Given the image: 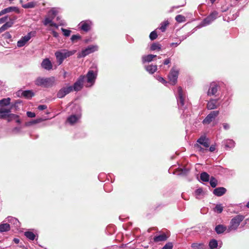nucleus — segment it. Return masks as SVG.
Returning <instances> with one entry per match:
<instances>
[{
  "mask_svg": "<svg viewBox=\"0 0 249 249\" xmlns=\"http://www.w3.org/2000/svg\"><path fill=\"white\" fill-rule=\"evenodd\" d=\"M219 113V112L217 110L211 111V113H209L203 120V124H210L218 115Z\"/></svg>",
  "mask_w": 249,
  "mask_h": 249,
  "instance_id": "7ed1b4c3",
  "label": "nucleus"
},
{
  "mask_svg": "<svg viewBox=\"0 0 249 249\" xmlns=\"http://www.w3.org/2000/svg\"><path fill=\"white\" fill-rule=\"evenodd\" d=\"M20 127H16L13 129L14 132H19L20 131Z\"/></svg>",
  "mask_w": 249,
  "mask_h": 249,
  "instance_id": "680f3d73",
  "label": "nucleus"
},
{
  "mask_svg": "<svg viewBox=\"0 0 249 249\" xmlns=\"http://www.w3.org/2000/svg\"><path fill=\"white\" fill-rule=\"evenodd\" d=\"M215 149V146L213 145H212L210 146L209 148V151L211 152H213Z\"/></svg>",
  "mask_w": 249,
  "mask_h": 249,
  "instance_id": "e2e57ef3",
  "label": "nucleus"
},
{
  "mask_svg": "<svg viewBox=\"0 0 249 249\" xmlns=\"http://www.w3.org/2000/svg\"><path fill=\"white\" fill-rule=\"evenodd\" d=\"M57 13L58 12L56 9H55L54 8H52L51 10L49 11V14L51 16V18H52V19H53L57 14Z\"/></svg>",
  "mask_w": 249,
  "mask_h": 249,
  "instance_id": "a19ab883",
  "label": "nucleus"
},
{
  "mask_svg": "<svg viewBox=\"0 0 249 249\" xmlns=\"http://www.w3.org/2000/svg\"><path fill=\"white\" fill-rule=\"evenodd\" d=\"M19 118V116L15 114H7V118L8 122H10L13 120H15Z\"/></svg>",
  "mask_w": 249,
  "mask_h": 249,
  "instance_id": "e433bc0d",
  "label": "nucleus"
},
{
  "mask_svg": "<svg viewBox=\"0 0 249 249\" xmlns=\"http://www.w3.org/2000/svg\"><path fill=\"white\" fill-rule=\"evenodd\" d=\"M173 244L171 242H168L166 243L164 246L161 249H173Z\"/></svg>",
  "mask_w": 249,
  "mask_h": 249,
  "instance_id": "09e8293b",
  "label": "nucleus"
},
{
  "mask_svg": "<svg viewBox=\"0 0 249 249\" xmlns=\"http://www.w3.org/2000/svg\"><path fill=\"white\" fill-rule=\"evenodd\" d=\"M169 25V22L168 20H164L160 23V29L162 32L165 31L167 27Z\"/></svg>",
  "mask_w": 249,
  "mask_h": 249,
  "instance_id": "473e14b6",
  "label": "nucleus"
},
{
  "mask_svg": "<svg viewBox=\"0 0 249 249\" xmlns=\"http://www.w3.org/2000/svg\"><path fill=\"white\" fill-rule=\"evenodd\" d=\"M97 50V47L95 46H89L87 48L83 50L78 55V58L84 57L87 55L94 52Z\"/></svg>",
  "mask_w": 249,
  "mask_h": 249,
  "instance_id": "423d86ee",
  "label": "nucleus"
},
{
  "mask_svg": "<svg viewBox=\"0 0 249 249\" xmlns=\"http://www.w3.org/2000/svg\"><path fill=\"white\" fill-rule=\"evenodd\" d=\"M158 37V34L156 31H152L149 35V38L151 40L156 39Z\"/></svg>",
  "mask_w": 249,
  "mask_h": 249,
  "instance_id": "37998d69",
  "label": "nucleus"
},
{
  "mask_svg": "<svg viewBox=\"0 0 249 249\" xmlns=\"http://www.w3.org/2000/svg\"><path fill=\"white\" fill-rule=\"evenodd\" d=\"M22 101L20 100H16L14 103L11 104V108H15V110H18V105L21 103Z\"/></svg>",
  "mask_w": 249,
  "mask_h": 249,
  "instance_id": "ea45409f",
  "label": "nucleus"
},
{
  "mask_svg": "<svg viewBox=\"0 0 249 249\" xmlns=\"http://www.w3.org/2000/svg\"><path fill=\"white\" fill-rule=\"evenodd\" d=\"M81 29L84 31L88 32L89 30L90 27L88 23L85 22L82 25Z\"/></svg>",
  "mask_w": 249,
  "mask_h": 249,
  "instance_id": "c03bdc74",
  "label": "nucleus"
},
{
  "mask_svg": "<svg viewBox=\"0 0 249 249\" xmlns=\"http://www.w3.org/2000/svg\"><path fill=\"white\" fill-rule=\"evenodd\" d=\"M194 147L198 151L202 153H205L207 152L208 150L207 149H204L202 148L199 144L196 143L194 145Z\"/></svg>",
  "mask_w": 249,
  "mask_h": 249,
  "instance_id": "4c0bfd02",
  "label": "nucleus"
},
{
  "mask_svg": "<svg viewBox=\"0 0 249 249\" xmlns=\"http://www.w3.org/2000/svg\"><path fill=\"white\" fill-rule=\"evenodd\" d=\"M219 86L214 82L210 84V88L208 91V95L211 96L215 95L218 90Z\"/></svg>",
  "mask_w": 249,
  "mask_h": 249,
  "instance_id": "9d476101",
  "label": "nucleus"
},
{
  "mask_svg": "<svg viewBox=\"0 0 249 249\" xmlns=\"http://www.w3.org/2000/svg\"><path fill=\"white\" fill-rule=\"evenodd\" d=\"M30 34V33H28L26 36L22 37V38L18 41L17 46L18 47H21L25 45L26 42L31 38Z\"/></svg>",
  "mask_w": 249,
  "mask_h": 249,
  "instance_id": "f8f14e48",
  "label": "nucleus"
},
{
  "mask_svg": "<svg viewBox=\"0 0 249 249\" xmlns=\"http://www.w3.org/2000/svg\"><path fill=\"white\" fill-rule=\"evenodd\" d=\"M226 230V227L222 225H218L215 228V231L217 234L224 232Z\"/></svg>",
  "mask_w": 249,
  "mask_h": 249,
  "instance_id": "c756f323",
  "label": "nucleus"
},
{
  "mask_svg": "<svg viewBox=\"0 0 249 249\" xmlns=\"http://www.w3.org/2000/svg\"><path fill=\"white\" fill-rule=\"evenodd\" d=\"M7 118V114L1 113L0 114V119H4Z\"/></svg>",
  "mask_w": 249,
  "mask_h": 249,
  "instance_id": "052dcab7",
  "label": "nucleus"
},
{
  "mask_svg": "<svg viewBox=\"0 0 249 249\" xmlns=\"http://www.w3.org/2000/svg\"><path fill=\"white\" fill-rule=\"evenodd\" d=\"M217 100L211 99L207 103V107L208 109H213L217 107Z\"/></svg>",
  "mask_w": 249,
  "mask_h": 249,
  "instance_id": "aec40b11",
  "label": "nucleus"
},
{
  "mask_svg": "<svg viewBox=\"0 0 249 249\" xmlns=\"http://www.w3.org/2000/svg\"><path fill=\"white\" fill-rule=\"evenodd\" d=\"M21 95L26 99H30L35 95V94L32 90H27L23 91Z\"/></svg>",
  "mask_w": 249,
  "mask_h": 249,
  "instance_id": "412c9836",
  "label": "nucleus"
},
{
  "mask_svg": "<svg viewBox=\"0 0 249 249\" xmlns=\"http://www.w3.org/2000/svg\"><path fill=\"white\" fill-rule=\"evenodd\" d=\"M191 247L196 249H204L205 245L203 243H194Z\"/></svg>",
  "mask_w": 249,
  "mask_h": 249,
  "instance_id": "72a5a7b5",
  "label": "nucleus"
},
{
  "mask_svg": "<svg viewBox=\"0 0 249 249\" xmlns=\"http://www.w3.org/2000/svg\"><path fill=\"white\" fill-rule=\"evenodd\" d=\"M223 127L225 129V130H227L228 129L230 128V125L229 124H227V123H224L223 124Z\"/></svg>",
  "mask_w": 249,
  "mask_h": 249,
  "instance_id": "13d9d810",
  "label": "nucleus"
},
{
  "mask_svg": "<svg viewBox=\"0 0 249 249\" xmlns=\"http://www.w3.org/2000/svg\"><path fill=\"white\" fill-rule=\"evenodd\" d=\"M55 55L57 61V63H58V65L61 64L64 60V59L63 58V57L62 56L61 52H56L55 53Z\"/></svg>",
  "mask_w": 249,
  "mask_h": 249,
  "instance_id": "cd10ccee",
  "label": "nucleus"
},
{
  "mask_svg": "<svg viewBox=\"0 0 249 249\" xmlns=\"http://www.w3.org/2000/svg\"><path fill=\"white\" fill-rule=\"evenodd\" d=\"M52 35L54 37H57L58 36V34L56 31H53Z\"/></svg>",
  "mask_w": 249,
  "mask_h": 249,
  "instance_id": "0e129e2a",
  "label": "nucleus"
},
{
  "mask_svg": "<svg viewBox=\"0 0 249 249\" xmlns=\"http://www.w3.org/2000/svg\"><path fill=\"white\" fill-rule=\"evenodd\" d=\"M16 120V123H18V124H20L21 123V121L19 119V118H17L15 119Z\"/></svg>",
  "mask_w": 249,
  "mask_h": 249,
  "instance_id": "774afa93",
  "label": "nucleus"
},
{
  "mask_svg": "<svg viewBox=\"0 0 249 249\" xmlns=\"http://www.w3.org/2000/svg\"><path fill=\"white\" fill-rule=\"evenodd\" d=\"M11 107L10 108H5L3 109V113L4 114H9L10 112L11 111Z\"/></svg>",
  "mask_w": 249,
  "mask_h": 249,
  "instance_id": "5fc2aeb1",
  "label": "nucleus"
},
{
  "mask_svg": "<svg viewBox=\"0 0 249 249\" xmlns=\"http://www.w3.org/2000/svg\"><path fill=\"white\" fill-rule=\"evenodd\" d=\"M27 116L29 118H34L36 116V114L31 111L27 112Z\"/></svg>",
  "mask_w": 249,
  "mask_h": 249,
  "instance_id": "3c124183",
  "label": "nucleus"
},
{
  "mask_svg": "<svg viewBox=\"0 0 249 249\" xmlns=\"http://www.w3.org/2000/svg\"><path fill=\"white\" fill-rule=\"evenodd\" d=\"M62 53V56L63 57V58L65 59L67 58V57L74 54L76 51L75 50H72V51H68V50H63L62 52H61Z\"/></svg>",
  "mask_w": 249,
  "mask_h": 249,
  "instance_id": "5701e85b",
  "label": "nucleus"
},
{
  "mask_svg": "<svg viewBox=\"0 0 249 249\" xmlns=\"http://www.w3.org/2000/svg\"><path fill=\"white\" fill-rule=\"evenodd\" d=\"M175 19L177 20V21L178 22H182L185 21V20H186L185 17L181 15H177Z\"/></svg>",
  "mask_w": 249,
  "mask_h": 249,
  "instance_id": "79ce46f5",
  "label": "nucleus"
},
{
  "mask_svg": "<svg viewBox=\"0 0 249 249\" xmlns=\"http://www.w3.org/2000/svg\"><path fill=\"white\" fill-rule=\"evenodd\" d=\"M223 207L221 204H217L215 207L214 210V211L217 212L218 213H220L223 211Z\"/></svg>",
  "mask_w": 249,
  "mask_h": 249,
  "instance_id": "a18cd8bd",
  "label": "nucleus"
},
{
  "mask_svg": "<svg viewBox=\"0 0 249 249\" xmlns=\"http://www.w3.org/2000/svg\"><path fill=\"white\" fill-rule=\"evenodd\" d=\"M81 38V36L79 35H72L71 38V39L72 42H76L78 40L80 39Z\"/></svg>",
  "mask_w": 249,
  "mask_h": 249,
  "instance_id": "49530a36",
  "label": "nucleus"
},
{
  "mask_svg": "<svg viewBox=\"0 0 249 249\" xmlns=\"http://www.w3.org/2000/svg\"><path fill=\"white\" fill-rule=\"evenodd\" d=\"M24 235L31 240H34L36 237L35 234L32 231H25L24 232Z\"/></svg>",
  "mask_w": 249,
  "mask_h": 249,
  "instance_id": "2f4dec72",
  "label": "nucleus"
},
{
  "mask_svg": "<svg viewBox=\"0 0 249 249\" xmlns=\"http://www.w3.org/2000/svg\"><path fill=\"white\" fill-rule=\"evenodd\" d=\"M22 6L24 8H34L36 5V2L34 1H31L30 2H28L27 3L24 2V1H20Z\"/></svg>",
  "mask_w": 249,
  "mask_h": 249,
  "instance_id": "a211bd4d",
  "label": "nucleus"
},
{
  "mask_svg": "<svg viewBox=\"0 0 249 249\" xmlns=\"http://www.w3.org/2000/svg\"><path fill=\"white\" fill-rule=\"evenodd\" d=\"M146 70L151 74L154 73L157 70V65H149L145 67Z\"/></svg>",
  "mask_w": 249,
  "mask_h": 249,
  "instance_id": "393cba45",
  "label": "nucleus"
},
{
  "mask_svg": "<svg viewBox=\"0 0 249 249\" xmlns=\"http://www.w3.org/2000/svg\"><path fill=\"white\" fill-rule=\"evenodd\" d=\"M217 241L215 239H212L209 242V247L211 249H214L217 247Z\"/></svg>",
  "mask_w": 249,
  "mask_h": 249,
  "instance_id": "f704fd0d",
  "label": "nucleus"
},
{
  "mask_svg": "<svg viewBox=\"0 0 249 249\" xmlns=\"http://www.w3.org/2000/svg\"><path fill=\"white\" fill-rule=\"evenodd\" d=\"M37 108L40 110H43L46 109L47 108V107L46 105H42L38 106Z\"/></svg>",
  "mask_w": 249,
  "mask_h": 249,
  "instance_id": "864d4df0",
  "label": "nucleus"
},
{
  "mask_svg": "<svg viewBox=\"0 0 249 249\" xmlns=\"http://www.w3.org/2000/svg\"><path fill=\"white\" fill-rule=\"evenodd\" d=\"M71 91H72V86L63 87L57 93V97L58 98H64Z\"/></svg>",
  "mask_w": 249,
  "mask_h": 249,
  "instance_id": "39448f33",
  "label": "nucleus"
},
{
  "mask_svg": "<svg viewBox=\"0 0 249 249\" xmlns=\"http://www.w3.org/2000/svg\"><path fill=\"white\" fill-rule=\"evenodd\" d=\"M150 49L152 51L155 50H161V45L158 43H153L150 47Z\"/></svg>",
  "mask_w": 249,
  "mask_h": 249,
  "instance_id": "c9c22d12",
  "label": "nucleus"
},
{
  "mask_svg": "<svg viewBox=\"0 0 249 249\" xmlns=\"http://www.w3.org/2000/svg\"><path fill=\"white\" fill-rule=\"evenodd\" d=\"M55 79L54 77L48 78L38 77L35 81V84L38 86L44 88L51 87L54 84Z\"/></svg>",
  "mask_w": 249,
  "mask_h": 249,
  "instance_id": "f257e3e1",
  "label": "nucleus"
},
{
  "mask_svg": "<svg viewBox=\"0 0 249 249\" xmlns=\"http://www.w3.org/2000/svg\"><path fill=\"white\" fill-rule=\"evenodd\" d=\"M87 79V81L89 84V85L87 86V87H90L94 83L96 78V74H95L93 71H89L85 77Z\"/></svg>",
  "mask_w": 249,
  "mask_h": 249,
  "instance_id": "1a4fd4ad",
  "label": "nucleus"
},
{
  "mask_svg": "<svg viewBox=\"0 0 249 249\" xmlns=\"http://www.w3.org/2000/svg\"><path fill=\"white\" fill-rule=\"evenodd\" d=\"M197 142L199 144H201L206 148H208L210 146L209 139L206 138V136H201L197 140Z\"/></svg>",
  "mask_w": 249,
  "mask_h": 249,
  "instance_id": "ddd939ff",
  "label": "nucleus"
},
{
  "mask_svg": "<svg viewBox=\"0 0 249 249\" xmlns=\"http://www.w3.org/2000/svg\"><path fill=\"white\" fill-rule=\"evenodd\" d=\"M210 183L212 187L214 188L217 185V180L213 177H211L210 178Z\"/></svg>",
  "mask_w": 249,
  "mask_h": 249,
  "instance_id": "58836bf2",
  "label": "nucleus"
},
{
  "mask_svg": "<svg viewBox=\"0 0 249 249\" xmlns=\"http://www.w3.org/2000/svg\"><path fill=\"white\" fill-rule=\"evenodd\" d=\"M61 30L62 31V32L63 33L64 35L65 36H70V35L71 34V32L70 30L66 29H64V28H62Z\"/></svg>",
  "mask_w": 249,
  "mask_h": 249,
  "instance_id": "de8ad7c7",
  "label": "nucleus"
},
{
  "mask_svg": "<svg viewBox=\"0 0 249 249\" xmlns=\"http://www.w3.org/2000/svg\"><path fill=\"white\" fill-rule=\"evenodd\" d=\"M202 192L203 190L201 188H198L196 190L195 193L196 196H199Z\"/></svg>",
  "mask_w": 249,
  "mask_h": 249,
  "instance_id": "6e6d98bb",
  "label": "nucleus"
},
{
  "mask_svg": "<svg viewBox=\"0 0 249 249\" xmlns=\"http://www.w3.org/2000/svg\"><path fill=\"white\" fill-rule=\"evenodd\" d=\"M170 62H171V60L170 58H167L166 59L164 62H163V64L164 65H168L169 64V63H170Z\"/></svg>",
  "mask_w": 249,
  "mask_h": 249,
  "instance_id": "bf43d9fd",
  "label": "nucleus"
},
{
  "mask_svg": "<svg viewBox=\"0 0 249 249\" xmlns=\"http://www.w3.org/2000/svg\"><path fill=\"white\" fill-rule=\"evenodd\" d=\"M156 57V55L154 54H148L147 55L143 56L142 58V62H150L153 60V59Z\"/></svg>",
  "mask_w": 249,
  "mask_h": 249,
  "instance_id": "b1692460",
  "label": "nucleus"
},
{
  "mask_svg": "<svg viewBox=\"0 0 249 249\" xmlns=\"http://www.w3.org/2000/svg\"><path fill=\"white\" fill-rule=\"evenodd\" d=\"M11 12H15L16 13H19V10L18 8L17 7H14V6L9 7L8 8H5V9L2 10L0 12V16L2 15H4L6 13Z\"/></svg>",
  "mask_w": 249,
  "mask_h": 249,
  "instance_id": "4468645a",
  "label": "nucleus"
},
{
  "mask_svg": "<svg viewBox=\"0 0 249 249\" xmlns=\"http://www.w3.org/2000/svg\"><path fill=\"white\" fill-rule=\"evenodd\" d=\"M52 18H46L44 22H43V23L45 25H48V24H51L52 22Z\"/></svg>",
  "mask_w": 249,
  "mask_h": 249,
  "instance_id": "8fccbe9b",
  "label": "nucleus"
},
{
  "mask_svg": "<svg viewBox=\"0 0 249 249\" xmlns=\"http://www.w3.org/2000/svg\"><path fill=\"white\" fill-rule=\"evenodd\" d=\"M218 16V13L216 11H213L211 13L207 18L202 21L203 25H207L210 24L212 21L215 19Z\"/></svg>",
  "mask_w": 249,
  "mask_h": 249,
  "instance_id": "6e6552de",
  "label": "nucleus"
},
{
  "mask_svg": "<svg viewBox=\"0 0 249 249\" xmlns=\"http://www.w3.org/2000/svg\"><path fill=\"white\" fill-rule=\"evenodd\" d=\"M10 230V225L8 223L0 224V232L8 231Z\"/></svg>",
  "mask_w": 249,
  "mask_h": 249,
  "instance_id": "bb28decb",
  "label": "nucleus"
},
{
  "mask_svg": "<svg viewBox=\"0 0 249 249\" xmlns=\"http://www.w3.org/2000/svg\"><path fill=\"white\" fill-rule=\"evenodd\" d=\"M85 79V76H80L76 82L74 83L73 86H72V91H79L82 88L83 83Z\"/></svg>",
  "mask_w": 249,
  "mask_h": 249,
  "instance_id": "0eeeda50",
  "label": "nucleus"
},
{
  "mask_svg": "<svg viewBox=\"0 0 249 249\" xmlns=\"http://www.w3.org/2000/svg\"><path fill=\"white\" fill-rule=\"evenodd\" d=\"M244 218V215L238 214L232 218L230 222V225L229 227V230L231 231L236 230Z\"/></svg>",
  "mask_w": 249,
  "mask_h": 249,
  "instance_id": "f03ea898",
  "label": "nucleus"
},
{
  "mask_svg": "<svg viewBox=\"0 0 249 249\" xmlns=\"http://www.w3.org/2000/svg\"><path fill=\"white\" fill-rule=\"evenodd\" d=\"M224 145L225 149L228 150L229 149H231L234 147L235 142L232 140H228L225 142Z\"/></svg>",
  "mask_w": 249,
  "mask_h": 249,
  "instance_id": "4be33fe9",
  "label": "nucleus"
},
{
  "mask_svg": "<svg viewBox=\"0 0 249 249\" xmlns=\"http://www.w3.org/2000/svg\"><path fill=\"white\" fill-rule=\"evenodd\" d=\"M41 121H42V119H37V120H36L33 121L32 122V123H33V124H36V123H38L40 122Z\"/></svg>",
  "mask_w": 249,
  "mask_h": 249,
  "instance_id": "69168bd1",
  "label": "nucleus"
},
{
  "mask_svg": "<svg viewBox=\"0 0 249 249\" xmlns=\"http://www.w3.org/2000/svg\"><path fill=\"white\" fill-rule=\"evenodd\" d=\"M200 179L204 182H208L210 179V175L206 172H203L200 174Z\"/></svg>",
  "mask_w": 249,
  "mask_h": 249,
  "instance_id": "7c9ffc66",
  "label": "nucleus"
},
{
  "mask_svg": "<svg viewBox=\"0 0 249 249\" xmlns=\"http://www.w3.org/2000/svg\"><path fill=\"white\" fill-rule=\"evenodd\" d=\"M178 105L180 107H183L184 105L185 97L183 94L182 88L179 87L178 89Z\"/></svg>",
  "mask_w": 249,
  "mask_h": 249,
  "instance_id": "9b49d317",
  "label": "nucleus"
},
{
  "mask_svg": "<svg viewBox=\"0 0 249 249\" xmlns=\"http://www.w3.org/2000/svg\"><path fill=\"white\" fill-rule=\"evenodd\" d=\"M168 237L165 233L155 236L153 238V241L155 242H159L161 241H165L167 240Z\"/></svg>",
  "mask_w": 249,
  "mask_h": 249,
  "instance_id": "6ab92c4d",
  "label": "nucleus"
},
{
  "mask_svg": "<svg viewBox=\"0 0 249 249\" xmlns=\"http://www.w3.org/2000/svg\"><path fill=\"white\" fill-rule=\"evenodd\" d=\"M16 18H17L16 17H14V19H13L10 18V21H7L0 28V33H2L5 30H7L8 28L11 27L14 24V20Z\"/></svg>",
  "mask_w": 249,
  "mask_h": 249,
  "instance_id": "2eb2a0df",
  "label": "nucleus"
},
{
  "mask_svg": "<svg viewBox=\"0 0 249 249\" xmlns=\"http://www.w3.org/2000/svg\"><path fill=\"white\" fill-rule=\"evenodd\" d=\"M227 191L225 188L223 187H218L214 189L213 191V194L217 196H221L224 195Z\"/></svg>",
  "mask_w": 249,
  "mask_h": 249,
  "instance_id": "dca6fc26",
  "label": "nucleus"
},
{
  "mask_svg": "<svg viewBox=\"0 0 249 249\" xmlns=\"http://www.w3.org/2000/svg\"><path fill=\"white\" fill-rule=\"evenodd\" d=\"M178 71L175 70L174 68H173L168 75V78L169 80V83L174 85L177 82L178 77Z\"/></svg>",
  "mask_w": 249,
  "mask_h": 249,
  "instance_id": "20e7f679",
  "label": "nucleus"
},
{
  "mask_svg": "<svg viewBox=\"0 0 249 249\" xmlns=\"http://www.w3.org/2000/svg\"><path fill=\"white\" fill-rule=\"evenodd\" d=\"M10 98H3L0 100V107H4L10 104Z\"/></svg>",
  "mask_w": 249,
  "mask_h": 249,
  "instance_id": "c85d7f7f",
  "label": "nucleus"
},
{
  "mask_svg": "<svg viewBox=\"0 0 249 249\" xmlns=\"http://www.w3.org/2000/svg\"><path fill=\"white\" fill-rule=\"evenodd\" d=\"M78 120V117L76 115H72L69 116L67 119V121L69 123L71 124H73L76 123Z\"/></svg>",
  "mask_w": 249,
  "mask_h": 249,
  "instance_id": "a878e982",
  "label": "nucleus"
},
{
  "mask_svg": "<svg viewBox=\"0 0 249 249\" xmlns=\"http://www.w3.org/2000/svg\"><path fill=\"white\" fill-rule=\"evenodd\" d=\"M13 242L16 244H18L19 242V240L18 238H15L13 239Z\"/></svg>",
  "mask_w": 249,
  "mask_h": 249,
  "instance_id": "338daca9",
  "label": "nucleus"
},
{
  "mask_svg": "<svg viewBox=\"0 0 249 249\" xmlns=\"http://www.w3.org/2000/svg\"><path fill=\"white\" fill-rule=\"evenodd\" d=\"M41 66L42 68L47 70H51L53 67L51 62L48 58L43 60L41 63Z\"/></svg>",
  "mask_w": 249,
  "mask_h": 249,
  "instance_id": "f3484780",
  "label": "nucleus"
},
{
  "mask_svg": "<svg viewBox=\"0 0 249 249\" xmlns=\"http://www.w3.org/2000/svg\"><path fill=\"white\" fill-rule=\"evenodd\" d=\"M158 80H159L160 82H161V83H163V84H165V83H167V82L166 81V80H165L163 78H162V77H159V78H158Z\"/></svg>",
  "mask_w": 249,
  "mask_h": 249,
  "instance_id": "4d7b16f0",
  "label": "nucleus"
},
{
  "mask_svg": "<svg viewBox=\"0 0 249 249\" xmlns=\"http://www.w3.org/2000/svg\"><path fill=\"white\" fill-rule=\"evenodd\" d=\"M8 17L7 16H5L4 17H2L1 18H0V24H2L5 22H7V20H8Z\"/></svg>",
  "mask_w": 249,
  "mask_h": 249,
  "instance_id": "603ef678",
  "label": "nucleus"
}]
</instances>
